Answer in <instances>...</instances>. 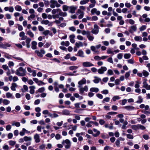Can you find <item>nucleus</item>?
<instances>
[{
    "mask_svg": "<svg viewBox=\"0 0 150 150\" xmlns=\"http://www.w3.org/2000/svg\"><path fill=\"white\" fill-rule=\"evenodd\" d=\"M26 71L25 69H23L22 67H20L17 69L15 72V74L17 75L23 76L26 75Z\"/></svg>",
    "mask_w": 150,
    "mask_h": 150,
    "instance_id": "nucleus-1",
    "label": "nucleus"
},
{
    "mask_svg": "<svg viewBox=\"0 0 150 150\" xmlns=\"http://www.w3.org/2000/svg\"><path fill=\"white\" fill-rule=\"evenodd\" d=\"M62 144L64 146L66 149H69L71 147V142L68 139L63 140L62 142Z\"/></svg>",
    "mask_w": 150,
    "mask_h": 150,
    "instance_id": "nucleus-2",
    "label": "nucleus"
},
{
    "mask_svg": "<svg viewBox=\"0 0 150 150\" xmlns=\"http://www.w3.org/2000/svg\"><path fill=\"white\" fill-rule=\"evenodd\" d=\"M50 7L52 8H54L55 6L58 8L60 7L61 6L56 0H51L50 1Z\"/></svg>",
    "mask_w": 150,
    "mask_h": 150,
    "instance_id": "nucleus-3",
    "label": "nucleus"
},
{
    "mask_svg": "<svg viewBox=\"0 0 150 150\" xmlns=\"http://www.w3.org/2000/svg\"><path fill=\"white\" fill-rule=\"evenodd\" d=\"M78 87L80 93L81 95H83L84 91L87 92L88 91V88L87 86H85L83 87L81 86H78Z\"/></svg>",
    "mask_w": 150,
    "mask_h": 150,
    "instance_id": "nucleus-4",
    "label": "nucleus"
},
{
    "mask_svg": "<svg viewBox=\"0 0 150 150\" xmlns=\"http://www.w3.org/2000/svg\"><path fill=\"white\" fill-rule=\"evenodd\" d=\"M35 52L37 54V55L39 57H42L43 56V54L45 53V52L44 50L41 49L39 51L38 50H36L35 51Z\"/></svg>",
    "mask_w": 150,
    "mask_h": 150,
    "instance_id": "nucleus-5",
    "label": "nucleus"
},
{
    "mask_svg": "<svg viewBox=\"0 0 150 150\" xmlns=\"http://www.w3.org/2000/svg\"><path fill=\"white\" fill-rule=\"evenodd\" d=\"M99 26L96 24L94 25V28L92 30L91 33L94 34H97L99 32Z\"/></svg>",
    "mask_w": 150,
    "mask_h": 150,
    "instance_id": "nucleus-6",
    "label": "nucleus"
},
{
    "mask_svg": "<svg viewBox=\"0 0 150 150\" xmlns=\"http://www.w3.org/2000/svg\"><path fill=\"white\" fill-rule=\"evenodd\" d=\"M107 70V68L105 67H102L98 70V72L99 74H102L104 72Z\"/></svg>",
    "mask_w": 150,
    "mask_h": 150,
    "instance_id": "nucleus-7",
    "label": "nucleus"
},
{
    "mask_svg": "<svg viewBox=\"0 0 150 150\" xmlns=\"http://www.w3.org/2000/svg\"><path fill=\"white\" fill-rule=\"evenodd\" d=\"M41 23L42 24H44L45 25H48L49 26H52L53 24V22H50L48 20H42Z\"/></svg>",
    "mask_w": 150,
    "mask_h": 150,
    "instance_id": "nucleus-8",
    "label": "nucleus"
},
{
    "mask_svg": "<svg viewBox=\"0 0 150 150\" xmlns=\"http://www.w3.org/2000/svg\"><path fill=\"white\" fill-rule=\"evenodd\" d=\"M82 65L83 67H89L93 66L94 65L89 62H86L82 63Z\"/></svg>",
    "mask_w": 150,
    "mask_h": 150,
    "instance_id": "nucleus-9",
    "label": "nucleus"
},
{
    "mask_svg": "<svg viewBox=\"0 0 150 150\" xmlns=\"http://www.w3.org/2000/svg\"><path fill=\"white\" fill-rule=\"evenodd\" d=\"M137 30V27L136 25H134L132 26H131L129 30V32L132 33L136 31Z\"/></svg>",
    "mask_w": 150,
    "mask_h": 150,
    "instance_id": "nucleus-10",
    "label": "nucleus"
},
{
    "mask_svg": "<svg viewBox=\"0 0 150 150\" xmlns=\"http://www.w3.org/2000/svg\"><path fill=\"white\" fill-rule=\"evenodd\" d=\"M91 13L92 14H96L97 15H99L100 13V11L97 10V9L96 8H93L91 11Z\"/></svg>",
    "mask_w": 150,
    "mask_h": 150,
    "instance_id": "nucleus-11",
    "label": "nucleus"
},
{
    "mask_svg": "<svg viewBox=\"0 0 150 150\" xmlns=\"http://www.w3.org/2000/svg\"><path fill=\"white\" fill-rule=\"evenodd\" d=\"M19 35L20 37H21V40H26L28 38L27 36L25 35V33L23 31L19 33Z\"/></svg>",
    "mask_w": 150,
    "mask_h": 150,
    "instance_id": "nucleus-12",
    "label": "nucleus"
},
{
    "mask_svg": "<svg viewBox=\"0 0 150 150\" xmlns=\"http://www.w3.org/2000/svg\"><path fill=\"white\" fill-rule=\"evenodd\" d=\"M34 139L35 140V142L37 143L40 142V136L38 134L36 133L34 136Z\"/></svg>",
    "mask_w": 150,
    "mask_h": 150,
    "instance_id": "nucleus-13",
    "label": "nucleus"
},
{
    "mask_svg": "<svg viewBox=\"0 0 150 150\" xmlns=\"http://www.w3.org/2000/svg\"><path fill=\"white\" fill-rule=\"evenodd\" d=\"M143 87L147 90H150V85H149L146 81H144L143 83Z\"/></svg>",
    "mask_w": 150,
    "mask_h": 150,
    "instance_id": "nucleus-14",
    "label": "nucleus"
},
{
    "mask_svg": "<svg viewBox=\"0 0 150 150\" xmlns=\"http://www.w3.org/2000/svg\"><path fill=\"white\" fill-rule=\"evenodd\" d=\"M76 8H77L76 7L74 6H69V12L72 13H75V11Z\"/></svg>",
    "mask_w": 150,
    "mask_h": 150,
    "instance_id": "nucleus-15",
    "label": "nucleus"
},
{
    "mask_svg": "<svg viewBox=\"0 0 150 150\" xmlns=\"http://www.w3.org/2000/svg\"><path fill=\"white\" fill-rule=\"evenodd\" d=\"M75 36L74 34H71L69 35V38H70V42L72 43H74L75 42V40L74 38H75Z\"/></svg>",
    "mask_w": 150,
    "mask_h": 150,
    "instance_id": "nucleus-16",
    "label": "nucleus"
},
{
    "mask_svg": "<svg viewBox=\"0 0 150 150\" xmlns=\"http://www.w3.org/2000/svg\"><path fill=\"white\" fill-rule=\"evenodd\" d=\"M31 48L33 50H35L37 48V42L35 41H33L31 42Z\"/></svg>",
    "mask_w": 150,
    "mask_h": 150,
    "instance_id": "nucleus-17",
    "label": "nucleus"
},
{
    "mask_svg": "<svg viewBox=\"0 0 150 150\" xmlns=\"http://www.w3.org/2000/svg\"><path fill=\"white\" fill-rule=\"evenodd\" d=\"M86 82V80L85 78H83L80 81L78 82V84L79 86H81L82 85L85 84Z\"/></svg>",
    "mask_w": 150,
    "mask_h": 150,
    "instance_id": "nucleus-18",
    "label": "nucleus"
},
{
    "mask_svg": "<svg viewBox=\"0 0 150 150\" xmlns=\"http://www.w3.org/2000/svg\"><path fill=\"white\" fill-rule=\"evenodd\" d=\"M62 113L63 115H70V112L68 110L64 109L62 110Z\"/></svg>",
    "mask_w": 150,
    "mask_h": 150,
    "instance_id": "nucleus-19",
    "label": "nucleus"
},
{
    "mask_svg": "<svg viewBox=\"0 0 150 150\" xmlns=\"http://www.w3.org/2000/svg\"><path fill=\"white\" fill-rule=\"evenodd\" d=\"M29 88L30 89V93L31 94H34L35 93V86H30L29 87Z\"/></svg>",
    "mask_w": 150,
    "mask_h": 150,
    "instance_id": "nucleus-20",
    "label": "nucleus"
},
{
    "mask_svg": "<svg viewBox=\"0 0 150 150\" xmlns=\"http://www.w3.org/2000/svg\"><path fill=\"white\" fill-rule=\"evenodd\" d=\"M31 40L30 38H28L26 39L25 40V42L26 43V47L28 48H29L30 47V43Z\"/></svg>",
    "mask_w": 150,
    "mask_h": 150,
    "instance_id": "nucleus-21",
    "label": "nucleus"
},
{
    "mask_svg": "<svg viewBox=\"0 0 150 150\" xmlns=\"http://www.w3.org/2000/svg\"><path fill=\"white\" fill-rule=\"evenodd\" d=\"M94 78L95 79L93 81L95 83H98L101 81V79L98 77L95 76L94 77Z\"/></svg>",
    "mask_w": 150,
    "mask_h": 150,
    "instance_id": "nucleus-22",
    "label": "nucleus"
},
{
    "mask_svg": "<svg viewBox=\"0 0 150 150\" xmlns=\"http://www.w3.org/2000/svg\"><path fill=\"white\" fill-rule=\"evenodd\" d=\"M124 108L127 110L129 111L134 110V107L131 105L126 106L124 107Z\"/></svg>",
    "mask_w": 150,
    "mask_h": 150,
    "instance_id": "nucleus-23",
    "label": "nucleus"
},
{
    "mask_svg": "<svg viewBox=\"0 0 150 150\" xmlns=\"http://www.w3.org/2000/svg\"><path fill=\"white\" fill-rule=\"evenodd\" d=\"M6 96L7 98H9L13 99L14 97L13 96V94L10 92H7L6 93Z\"/></svg>",
    "mask_w": 150,
    "mask_h": 150,
    "instance_id": "nucleus-24",
    "label": "nucleus"
},
{
    "mask_svg": "<svg viewBox=\"0 0 150 150\" xmlns=\"http://www.w3.org/2000/svg\"><path fill=\"white\" fill-rule=\"evenodd\" d=\"M24 141L25 142H31L32 140V138L30 137H28L25 136L24 137Z\"/></svg>",
    "mask_w": 150,
    "mask_h": 150,
    "instance_id": "nucleus-25",
    "label": "nucleus"
},
{
    "mask_svg": "<svg viewBox=\"0 0 150 150\" xmlns=\"http://www.w3.org/2000/svg\"><path fill=\"white\" fill-rule=\"evenodd\" d=\"M90 91L91 92H93L95 93H97L99 91V89L97 88L92 87L90 89Z\"/></svg>",
    "mask_w": 150,
    "mask_h": 150,
    "instance_id": "nucleus-26",
    "label": "nucleus"
},
{
    "mask_svg": "<svg viewBox=\"0 0 150 150\" xmlns=\"http://www.w3.org/2000/svg\"><path fill=\"white\" fill-rule=\"evenodd\" d=\"M78 56L81 57H84V54L83 51L81 50H79L78 52Z\"/></svg>",
    "mask_w": 150,
    "mask_h": 150,
    "instance_id": "nucleus-27",
    "label": "nucleus"
},
{
    "mask_svg": "<svg viewBox=\"0 0 150 150\" xmlns=\"http://www.w3.org/2000/svg\"><path fill=\"white\" fill-rule=\"evenodd\" d=\"M45 89L44 87H42L39 88L38 90L36 91V93H42L45 91Z\"/></svg>",
    "mask_w": 150,
    "mask_h": 150,
    "instance_id": "nucleus-28",
    "label": "nucleus"
},
{
    "mask_svg": "<svg viewBox=\"0 0 150 150\" xmlns=\"http://www.w3.org/2000/svg\"><path fill=\"white\" fill-rule=\"evenodd\" d=\"M59 16L62 17L66 16L67 15V14L66 12H63L60 9V11H59Z\"/></svg>",
    "mask_w": 150,
    "mask_h": 150,
    "instance_id": "nucleus-29",
    "label": "nucleus"
},
{
    "mask_svg": "<svg viewBox=\"0 0 150 150\" xmlns=\"http://www.w3.org/2000/svg\"><path fill=\"white\" fill-rule=\"evenodd\" d=\"M76 136L78 137V139L79 141L81 142L83 140V137L81 135H79V133H77L76 134Z\"/></svg>",
    "mask_w": 150,
    "mask_h": 150,
    "instance_id": "nucleus-30",
    "label": "nucleus"
},
{
    "mask_svg": "<svg viewBox=\"0 0 150 150\" xmlns=\"http://www.w3.org/2000/svg\"><path fill=\"white\" fill-rule=\"evenodd\" d=\"M93 131L94 132L96 133V134H93V136L94 137H96L98 136L100 134V132L95 129H93Z\"/></svg>",
    "mask_w": 150,
    "mask_h": 150,
    "instance_id": "nucleus-31",
    "label": "nucleus"
},
{
    "mask_svg": "<svg viewBox=\"0 0 150 150\" xmlns=\"http://www.w3.org/2000/svg\"><path fill=\"white\" fill-rule=\"evenodd\" d=\"M2 103L4 105H7L10 103V101L6 99H3Z\"/></svg>",
    "mask_w": 150,
    "mask_h": 150,
    "instance_id": "nucleus-32",
    "label": "nucleus"
},
{
    "mask_svg": "<svg viewBox=\"0 0 150 150\" xmlns=\"http://www.w3.org/2000/svg\"><path fill=\"white\" fill-rule=\"evenodd\" d=\"M17 86V85L15 83H13L12 84V85L11 87V89L13 91L16 90V87Z\"/></svg>",
    "mask_w": 150,
    "mask_h": 150,
    "instance_id": "nucleus-33",
    "label": "nucleus"
},
{
    "mask_svg": "<svg viewBox=\"0 0 150 150\" xmlns=\"http://www.w3.org/2000/svg\"><path fill=\"white\" fill-rule=\"evenodd\" d=\"M143 102V99L141 96H139L138 97V100L137 101L136 103H141Z\"/></svg>",
    "mask_w": 150,
    "mask_h": 150,
    "instance_id": "nucleus-34",
    "label": "nucleus"
},
{
    "mask_svg": "<svg viewBox=\"0 0 150 150\" xmlns=\"http://www.w3.org/2000/svg\"><path fill=\"white\" fill-rule=\"evenodd\" d=\"M128 124V122L127 121L125 120V121L124 122H123V124L122 126V129H125L127 128V127H126V125H127Z\"/></svg>",
    "mask_w": 150,
    "mask_h": 150,
    "instance_id": "nucleus-35",
    "label": "nucleus"
},
{
    "mask_svg": "<svg viewBox=\"0 0 150 150\" xmlns=\"http://www.w3.org/2000/svg\"><path fill=\"white\" fill-rule=\"evenodd\" d=\"M75 45L78 48L79 47H82L83 46L82 42H76Z\"/></svg>",
    "mask_w": 150,
    "mask_h": 150,
    "instance_id": "nucleus-36",
    "label": "nucleus"
},
{
    "mask_svg": "<svg viewBox=\"0 0 150 150\" xmlns=\"http://www.w3.org/2000/svg\"><path fill=\"white\" fill-rule=\"evenodd\" d=\"M27 34L31 38H33L34 37V35L33 33L30 30H28L27 31Z\"/></svg>",
    "mask_w": 150,
    "mask_h": 150,
    "instance_id": "nucleus-37",
    "label": "nucleus"
},
{
    "mask_svg": "<svg viewBox=\"0 0 150 150\" xmlns=\"http://www.w3.org/2000/svg\"><path fill=\"white\" fill-rule=\"evenodd\" d=\"M134 39L137 41L141 42L142 41V38L140 36H136L135 37Z\"/></svg>",
    "mask_w": 150,
    "mask_h": 150,
    "instance_id": "nucleus-38",
    "label": "nucleus"
},
{
    "mask_svg": "<svg viewBox=\"0 0 150 150\" xmlns=\"http://www.w3.org/2000/svg\"><path fill=\"white\" fill-rule=\"evenodd\" d=\"M139 124L137 125H132V128L134 130H137L139 129Z\"/></svg>",
    "mask_w": 150,
    "mask_h": 150,
    "instance_id": "nucleus-39",
    "label": "nucleus"
},
{
    "mask_svg": "<svg viewBox=\"0 0 150 150\" xmlns=\"http://www.w3.org/2000/svg\"><path fill=\"white\" fill-rule=\"evenodd\" d=\"M131 71H129L128 72H126L125 75V79L126 80L128 79V78L129 76L130 75V73H131Z\"/></svg>",
    "mask_w": 150,
    "mask_h": 150,
    "instance_id": "nucleus-40",
    "label": "nucleus"
},
{
    "mask_svg": "<svg viewBox=\"0 0 150 150\" xmlns=\"http://www.w3.org/2000/svg\"><path fill=\"white\" fill-rule=\"evenodd\" d=\"M79 67L78 66H72L69 67V69L71 70H73L77 69Z\"/></svg>",
    "mask_w": 150,
    "mask_h": 150,
    "instance_id": "nucleus-41",
    "label": "nucleus"
},
{
    "mask_svg": "<svg viewBox=\"0 0 150 150\" xmlns=\"http://www.w3.org/2000/svg\"><path fill=\"white\" fill-rule=\"evenodd\" d=\"M69 7L66 5H64L62 6V9L64 11H66L69 9Z\"/></svg>",
    "mask_w": 150,
    "mask_h": 150,
    "instance_id": "nucleus-42",
    "label": "nucleus"
},
{
    "mask_svg": "<svg viewBox=\"0 0 150 150\" xmlns=\"http://www.w3.org/2000/svg\"><path fill=\"white\" fill-rule=\"evenodd\" d=\"M15 10L18 11H20L22 10V8L21 6L19 5H17L15 7Z\"/></svg>",
    "mask_w": 150,
    "mask_h": 150,
    "instance_id": "nucleus-43",
    "label": "nucleus"
},
{
    "mask_svg": "<svg viewBox=\"0 0 150 150\" xmlns=\"http://www.w3.org/2000/svg\"><path fill=\"white\" fill-rule=\"evenodd\" d=\"M142 74L143 75L146 77H147L149 74V73L145 70H143L142 71Z\"/></svg>",
    "mask_w": 150,
    "mask_h": 150,
    "instance_id": "nucleus-44",
    "label": "nucleus"
},
{
    "mask_svg": "<svg viewBox=\"0 0 150 150\" xmlns=\"http://www.w3.org/2000/svg\"><path fill=\"white\" fill-rule=\"evenodd\" d=\"M81 33L83 35H87V36L89 34H90V32L89 31H86L84 30H83L81 32Z\"/></svg>",
    "mask_w": 150,
    "mask_h": 150,
    "instance_id": "nucleus-45",
    "label": "nucleus"
},
{
    "mask_svg": "<svg viewBox=\"0 0 150 150\" xmlns=\"http://www.w3.org/2000/svg\"><path fill=\"white\" fill-rule=\"evenodd\" d=\"M89 1V0H83L81 1L80 4H85L87 3Z\"/></svg>",
    "mask_w": 150,
    "mask_h": 150,
    "instance_id": "nucleus-46",
    "label": "nucleus"
},
{
    "mask_svg": "<svg viewBox=\"0 0 150 150\" xmlns=\"http://www.w3.org/2000/svg\"><path fill=\"white\" fill-rule=\"evenodd\" d=\"M8 143L10 145L13 146L16 144V142L15 141L11 140L8 142Z\"/></svg>",
    "mask_w": 150,
    "mask_h": 150,
    "instance_id": "nucleus-47",
    "label": "nucleus"
},
{
    "mask_svg": "<svg viewBox=\"0 0 150 150\" xmlns=\"http://www.w3.org/2000/svg\"><path fill=\"white\" fill-rule=\"evenodd\" d=\"M87 38H88V40L90 41L93 40L94 39V37L93 36L90 35V34H89L87 35Z\"/></svg>",
    "mask_w": 150,
    "mask_h": 150,
    "instance_id": "nucleus-48",
    "label": "nucleus"
},
{
    "mask_svg": "<svg viewBox=\"0 0 150 150\" xmlns=\"http://www.w3.org/2000/svg\"><path fill=\"white\" fill-rule=\"evenodd\" d=\"M110 98L109 97H107L103 99L102 102L103 103H105V102H108L110 100Z\"/></svg>",
    "mask_w": 150,
    "mask_h": 150,
    "instance_id": "nucleus-49",
    "label": "nucleus"
},
{
    "mask_svg": "<svg viewBox=\"0 0 150 150\" xmlns=\"http://www.w3.org/2000/svg\"><path fill=\"white\" fill-rule=\"evenodd\" d=\"M131 54L129 53L125 54L124 55V57L125 59H128L131 57Z\"/></svg>",
    "mask_w": 150,
    "mask_h": 150,
    "instance_id": "nucleus-50",
    "label": "nucleus"
},
{
    "mask_svg": "<svg viewBox=\"0 0 150 150\" xmlns=\"http://www.w3.org/2000/svg\"><path fill=\"white\" fill-rule=\"evenodd\" d=\"M107 53L108 54H112L113 55L114 54L112 50L110 48H108L107 50Z\"/></svg>",
    "mask_w": 150,
    "mask_h": 150,
    "instance_id": "nucleus-51",
    "label": "nucleus"
},
{
    "mask_svg": "<svg viewBox=\"0 0 150 150\" xmlns=\"http://www.w3.org/2000/svg\"><path fill=\"white\" fill-rule=\"evenodd\" d=\"M60 11V9L57 8V9H54L52 11V13L53 14H55L57 12H59V11Z\"/></svg>",
    "mask_w": 150,
    "mask_h": 150,
    "instance_id": "nucleus-52",
    "label": "nucleus"
},
{
    "mask_svg": "<svg viewBox=\"0 0 150 150\" xmlns=\"http://www.w3.org/2000/svg\"><path fill=\"white\" fill-rule=\"evenodd\" d=\"M4 56V57H5V58H7L8 59H11V57H13L11 55H9L8 54H5Z\"/></svg>",
    "mask_w": 150,
    "mask_h": 150,
    "instance_id": "nucleus-53",
    "label": "nucleus"
},
{
    "mask_svg": "<svg viewBox=\"0 0 150 150\" xmlns=\"http://www.w3.org/2000/svg\"><path fill=\"white\" fill-rule=\"evenodd\" d=\"M120 98L119 96H114L112 98V100L113 101H115L117 100H119L120 99Z\"/></svg>",
    "mask_w": 150,
    "mask_h": 150,
    "instance_id": "nucleus-54",
    "label": "nucleus"
},
{
    "mask_svg": "<svg viewBox=\"0 0 150 150\" xmlns=\"http://www.w3.org/2000/svg\"><path fill=\"white\" fill-rule=\"evenodd\" d=\"M91 50L93 52H95V53H97L98 51L96 50L95 47L93 46H92L91 47Z\"/></svg>",
    "mask_w": 150,
    "mask_h": 150,
    "instance_id": "nucleus-55",
    "label": "nucleus"
},
{
    "mask_svg": "<svg viewBox=\"0 0 150 150\" xmlns=\"http://www.w3.org/2000/svg\"><path fill=\"white\" fill-rule=\"evenodd\" d=\"M35 16L34 14H32L28 17V20H30L31 18H35Z\"/></svg>",
    "mask_w": 150,
    "mask_h": 150,
    "instance_id": "nucleus-56",
    "label": "nucleus"
},
{
    "mask_svg": "<svg viewBox=\"0 0 150 150\" xmlns=\"http://www.w3.org/2000/svg\"><path fill=\"white\" fill-rule=\"evenodd\" d=\"M146 25H143L139 28V29L141 31H142L146 29Z\"/></svg>",
    "mask_w": 150,
    "mask_h": 150,
    "instance_id": "nucleus-57",
    "label": "nucleus"
},
{
    "mask_svg": "<svg viewBox=\"0 0 150 150\" xmlns=\"http://www.w3.org/2000/svg\"><path fill=\"white\" fill-rule=\"evenodd\" d=\"M127 138L129 139H133L134 138L133 136L131 134H126Z\"/></svg>",
    "mask_w": 150,
    "mask_h": 150,
    "instance_id": "nucleus-58",
    "label": "nucleus"
},
{
    "mask_svg": "<svg viewBox=\"0 0 150 150\" xmlns=\"http://www.w3.org/2000/svg\"><path fill=\"white\" fill-rule=\"evenodd\" d=\"M107 74L109 75H112L113 74V72L111 69H108L107 71Z\"/></svg>",
    "mask_w": 150,
    "mask_h": 150,
    "instance_id": "nucleus-59",
    "label": "nucleus"
},
{
    "mask_svg": "<svg viewBox=\"0 0 150 150\" xmlns=\"http://www.w3.org/2000/svg\"><path fill=\"white\" fill-rule=\"evenodd\" d=\"M51 44V43L50 42H47L44 45V47L45 48H47Z\"/></svg>",
    "mask_w": 150,
    "mask_h": 150,
    "instance_id": "nucleus-60",
    "label": "nucleus"
},
{
    "mask_svg": "<svg viewBox=\"0 0 150 150\" xmlns=\"http://www.w3.org/2000/svg\"><path fill=\"white\" fill-rule=\"evenodd\" d=\"M135 82L136 84L135 85V87L136 88H138L140 86V85L139 84L140 83L138 81H136Z\"/></svg>",
    "mask_w": 150,
    "mask_h": 150,
    "instance_id": "nucleus-61",
    "label": "nucleus"
},
{
    "mask_svg": "<svg viewBox=\"0 0 150 150\" xmlns=\"http://www.w3.org/2000/svg\"><path fill=\"white\" fill-rule=\"evenodd\" d=\"M98 17L97 16H93L92 17L91 20L92 21H96L97 20H98Z\"/></svg>",
    "mask_w": 150,
    "mask_h": 150,
    "instance_id": "nucleus-62",
    "label": "nucleus"
},
{
    "mask_svg": "<svg viewBox=\"0 0 150 150\" xmlns=\"http://www.w3.org/2000/svg\"><path fill=\"white\" fill-rule=\"evenodd\" d=\"M59 14H54L52 15V18L53 19L59 18Z\"/></svg>",
    "mask_w": 150,
    "mask_h": 150,
    "instance_id": "nucleus-63",
    "label": "nucleus"
},
{
    "mask_svg": "<svg viewBox=\"0 0 150 150\" xmlns=\"http://www.w3.org/2000/svg\"><path fill=\"white\" fill-rule=\"evenodd\" d=\"M108 93V91L106 89L104 90L101 92V93L104 94H107Z\"/></svg>",
    "mask_w": 150,
    "mask_h": 150,
    "instance_id": "nucleus-64",
    "label": "nucleus"
}]
</instances>
